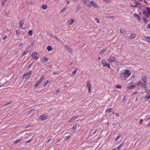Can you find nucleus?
<instances>
[{
    "label": "nucleus",
    "mask_w": 150,
    "mask_h": 150,
    "mask_svg": "<svg viewBox=\"0 0 150 150\" xmlns=\"http://www.w3.org/2000/svg\"><path fill=\"white\" fill-rule=\"evenodd\" d=\"M48 117L47 115L46 114H44L40 116L39 118L42 120H44L47 119Z\"/></svg>",
    "instance_id": "nucleus-1"
},
{
    "label": "nucleus",
    "mask_w": 150,
    "mask_h": 150,
    "mask_svg": "<svg viewBox=\"0 0 150 150\" xmlns=\"http://www.w3.org/2000/svg\"><path fill=\"white\" fill-rule=\"evenodd\" d=\"M32 56L36 60H37L40 56L39 54L36 52H33L32 54Z\"/></svg>",
    "instance_id": "nucleus-2"
},
{
    "label": "nucleus",
    "mask_w": 150,
    "mask_h": 150,
    "mask_svg": "<svg viewBox=\"0 0 150 150\" xmlns=\"http://www.w3.org/2000/svg\"><path fill=\"white\" fill-rule=\"evenodd\" d=\"M124 73L126 75L127 78H128L130 76L131 74V71L127 69L125 70Z\"/></svg>",
    "instance_id": "nucleus-3"
},
{
    "label": "nucleus",
    "mask_w": 150,
    "mask_h": 150,
    "mask_svg": "<svg viewBox=\"0 0 150 150\" xmlns=\"http://www.w3.org/2000/svg\"><path fill=\"white\" fill-rule=\"evenodd\" d=\"M86 86L87 87H88V92L90 93L91 91V85L90 82L89 81H87L86 83Z\"/></svg>",
    "instance_id": "nucleus-4"
},
{
    "label": "nucleus",
    "mask_w": 150,
    "mask_h": 150,
    "mask_svg": "<svg viewBox=\"0 0 150 150\" xmlns=\"http://www.w3.org/2000/svg\"><path fill=\"white\" fill-rule=\"evenodd\" d=\"M126 75L124 73H122L120 75V78L122 79L126 80V79L127 77Z\"/></svg>",
    "instance_id": "nucleus-5"
},
{
    "label": "nucleus",
    "mask_w": 150,
    "mask_h": 150,
    "mask_svg": "<svg viewBox=\"0 0 150 150\" xmlns=\"http://www.w3.org/2000/svg\"><path fill=\"white\" fill-rule=\"evenodd\" d=\"M64 46L65 49L67 50V51H68L70 53H72L73 50L71 48H70L67 45H64Z\"/></svg>",
    "instance_id": "nucleus-6"
},
{
    "label": "nucleus",
    "mask_w": 150,
    "mask_h": 150,
    "mask_svg": "<svg viewBox=\"0 0 150 150\" xmlns=\"http://www.w3.org/2000/svg\"><path fill=\"white\" fill-rule=\"evenodd\" d=\"M108 60L110 62H112L115 61V59L114 57L111 56L109 57V58L108 59Z\"/></svg>",
    "instance_id": "nucleus-7"
},
{
    "label": "nucleus",
    "mask_w": 150,
    "mask_h": 150,
    "mask_svg": "<svg viewBox=\"0 0 150 150\" xmlns=\"http://www.w3.org/2000/svg\"><path fill=\"white\" fill-rule=\"evenodd\" d=\"M90 4L93 7L95 8H97L98 7L97 4L93 1H90Z\"/></svg>",
    "instance_id": "nucleus-8"
},
{
    "label": "nucleus",
    "mask_w": 150,
    "mask_h": 150,
    "mask_svg": "<svg viewBox=\"0 0 150 150\" xmlns=\"http://www.w3.org/2000/svg\"><path fill=\"white\" fill-rule=\"evenodd\" d=\"M74 20L73 18H72L70 20H69L67 21V22H68V24L70 25H71L74 22Z\"/></svg>",
    "instance_id": "nucleus-9"
},
{
    "label": "nucleus",
    "mask_w": 150,
    "mask_h": 150,
    "mask_svg": "<svg viewBox=\"0 0 150 150\" xmlns=\"http://www.w3.org/2000/svg\"><path fill=\"white\" fill-rule=\"evenodd\" d=\"M77 71V68L75 69L72 71L71 76L72 77H73L76 74V73Z\"/></svg>",
    "instance_id": "nucleus-10"
},
{
    "label": "nucleus",
    "mask_w": 150,
    "mask_h": 150,
    "mask_svg": "<svg viewBox=\"0 0 150 150\" xmlns=\"http://www.w3.org/2000/svg\"><path fill=\"white\" fill-rule=\"evenodd\" d=\"M136 86V85L135 84L134 85H131L128 86L126 88V89L127 90L128 89H131L134 88V87Z\"/></svg>",
    "instance_id": "nucleus-11"
},
{
    "label": "nucleus",
    "mask_w": 150,
    "mask_h": 150,
    "mask_svg": "<svg viewBox=\"0 0 150 150\" xmlns=\"http://www.w3.org/2000/svg\"><path fill=\"white\" fill-rule=\"evenodd\" d=\"M24 21L23 20H22L20 22L19 27L23 29V28H22V26L23 25Z\"/></svg>",
    "instance_id": "nucleus-12"
},
{
    "label": "nucleus",
    "mask_w": 150,
    "mask_h": 150,
    "mask_svg": "<svg viewBox=\"0 0 150 150\" xmlns=\"http://www.w3.org/2000/svg\"><path fill=\"white\" fill-rule=\"evenodd\" d=\"M142 81L143 82H146V76L145 75H144L142 77Z\"/></svg>",
    "instance_id": "nucleus-13"
},
{
    "label": "nucleus",
    "mask_w": 150,
    "mask_h": 150,
    "mask_svg": "<svg viewBox=\"0 0 150 150\" xmlns=\"http://www.w3.org/2000/svg\"><path fill=\"white\" fill-rule=\"evenodd\" d=\"M101 63L103 65V67L105 66L107 63L106 61L104 59L101 61Z\"/></svg>",
    "instance_id": "nucleus-14"
},
{
    "label": "nucleus",
    "mask_w": 150,
    "mask_h": 150,
    "mask_svg": "<svg viewBox=\"0 0 150 150\" xmlns=\"http://www.w3.org/2000/svg\"><path fill=\"white\" fill-rule=\"evenodd\" d=\"M120 32L122 34H126V32L125 30L123 28H120Z\"/></svg>",
    "instance_id": "nucleus-15"
},
{
    "label": "nucleus",
    "mask_w": 150,
    "mask_h": 150,
    "mask_svg": "<svg viewBox=\"0 0 150 150\" xmlns=\"http://www.w3.org/2000/svg\"><path fill=\"white\" fill-rule=\"evenodd\" d=\"M78 117H75V116H74L73 117H72L69 120V121L71 122H72V121H74L75 120H76V118H77Z\"/></svg>",
    "instance_id": "nucleus-16"
},
{
    "label": "nucleus",
    "mask_w": 150,
    "mask_h": 150,
    "mask_svg": "<svg viewBox=\"0 0 150 150\" xmlns=\"http://www.w3.org/2000/svg\"><path fill=\"white\" fill-rule=\"evenodd\" d=\"M36 110L35 109H32L31 110H30L28 111L27 112V113L28 114H29L31 112H34Z\"/></svg>",
    "instance_id": "nucleus-17"
},
{
    "label": "nucleus",
    "mask_w": 150,
    "mask_h": 150,
    "mask_svg": "<svg viewBox=\"0 0 150 150\" xmlns=\"http://www.w3.org/2000/svg\"><path fill=\"white\" fill-rule=\"evenodd\" d=\"M21 140H22L21 139H17V140H16V141H14V143L15 144H16L18 143H19L21 141Z\"/></svg>",
    "instance_id": "nucleus-18"
},
{
    "label": "nucleus",
    "mask_w": 150,
    "mask_h": 150,
    "mask_svg": "<svg viewBox=\"0 0 150 150\" xmlns=\"http://www.w3.org/2000/svg\"><path fill=\"white\" fill-rule=\"evenodd\" d=\"M134 17L137 18L139 21H140V18L138 14L135 13L134 14Z\"/></svg>",
    "instance_id": "nucleus-19"
},
{
    "label": "nucleus",
    "mask_w": 150,
    "mask_h": 150,
    "mask_svg": "<svg viewBox=\"0 0 150 150\" xmlns=\"http://www.w3.org/2000/svg\"><path fill=\"white\" fill-rule=\"evenodd\" d=\"M47 34L48 35V37H54V36L53 34L51 33L50 32H47Z\"/></svg>",
    "instance_id": "nucleus-20"
},
{
    "label": "nucleus",
    "mask_w": 150,
    "mask_h": 150,
    "mask_svg": "<svg viewBox=\"0 0 150 150\" xmlns=\"http://www.w3.org/2000/svg\"><path fill=\"white\" fill-rule=\"evenodd\" d=\"M106 50H107L106 48L104 49L103 50L101 51H100V53L101 54H103L105 52Z\"/></svg>",
    "instance_id": "nucleus-21"
},
{
    "label": "nucleus",
    "mask_w": 150,
    "mask_h": 150,
    "mask_svg": "<svg viewBox=\"0 0 150 150\" xmlns=\"http://www.w3.org/2000/svg\"><path fill=\"white\" fill-rule=\"evenodd\" d=\"M143 14L144 15H145L147 17H149L147 13V12H146L145 11H143Z\"/></svg>",
    "instance_id": "nucleus-22"
},
{
    "label": "nucleus",
    "mask_w": 150,
    "mask_h": 150,
    "mask_svg": "<svg viewBox=\"0 0 150 150\" xmlns=\"http://www.w3.org/2000/svg\"><path fill=\"white\" fill-rule=\"evenodd\" d=\"M29 35L30 36H32L33 34V31L31 30H30L28 32Z\"/></svg>",
    "instance_id": "nucleus-23"
},
{
    "label": "nucleus",
    "mask_w": 150,
    "mask_h": 150,
    "mask_svg": "<svg viewBox=\"0 0 150 150\" xmlns=\"http://www.w3.org/2000/svg\"><path fill=\"white\" fill-rule=\"evenodd\" d=\"M52 47L50 45L48 46L47 47V50L49 51H50L52 50Z\"/></svg>",
    "instance_id": "nucleus-24"
},
{
    "label": "nucleus",
    "mask_w": 150,
    "mask_h": 150,
    "mask_svg": "<svg viewBox=\"0 0 150 150\" xmlns=\"http://www.w3.org/2000/svg\"><path fill=\"white\" fill-rule=\"evenodd\" d=\"M48 60V59L46 57H43V61H44V62H46Z\"/></svg>",
    "instance_id": "nucleus-25"
},
{
    "label": "nucleus",
    "mask_w": 150,
    "mask_h": 150,
    "mask_svg": "<svg viewBox=\"0 0 150 150\" xmlns=\"http://www.w3.org/2000/svg\"><path fill=\"white\" fill-rule=\"evenodd\" d=\"M7 0H3V1H2V4H1L2 6H4L5 5V3L7 2Z\"/></svg>",
    "instance_id": "nucleus-26"
},
{
    "label": "nucleus",
    "mask_w": 150,
    "mask_h": 150,
    "mask_svg": "<svg viewBox=\"0 0 150 150\" xmlns=\"http://www.w3.org/2000/svg\"><path fill=\"white\" fill-rule=\"evenodd\" d=\"M147 12L149 14L150 16V8L149 7H147L146 8Z\"/></svg>",
    "instance_id": "nucleus-27"
},
{
    "label": "nucleus",
    "mask_w": 150,
    "mask_h": 150,
    "mask_svg": "<svg viewBox=\"0 0 150 150\" xmlns=\"http://www.w3.org/2000/svg\"><path fill=\"white\" fill-rule=\"evenodd\" d=\"M112 110V109L111 108H110L106 109L105 110V112H107L108 113H110L111 112V111Z\"/></svg>",
    "instance_id": "nucleus-28"
},
{
    "label": "nucleus",
    "mask_w": 150,
    "mask_h": 150,
    "mask_svg": "<svg viewBox=\"0 0 150 150\" xmlns=\"http://www.w3.org/2000/svg\"><path fill=\"white\" fill-rule=\"evenodd\" d=\"M136 35L135 33L132 34L130 35V38H135L136 36Z\"/></svg>",
    "instance_id": "nucleus-29"
},
{
    "label": "nucleus",
    "mask_w": 150,
    "mask_h": 150,
    "mask_svg": "<svg viewBox=\"0 0 150 150\" xmlns=\"http://www.w3.org/2000/svg\"><path fill=\"white\" fill-rule=\"evenodd\" d=\"M121 135L120 134H119L117 137L115 138V141H117L118 139L121 137Z\"/></svg>",
    "instance_id": "nucleus-30"
},
{
    "label": "nucleus",
    "mask_w": 150,
    "mask_h": 150,
    "mask_svg": "<svg viewBox=\"0 0 150 150\" xmlns=\"http://www.w3.org/2000/svg\"><path fill=\"white\" fill-rule=\"evenodd\" d=\"M56 38L58 41H59L62 45H64V43L62 41H61L59 39L57 38Z\"/></svg>",
    "instance_id": "nucleus-31"
},
{
    "label": "nucleus",
    "mask_w": 150,
    "mask_h": 150,
    "mask_svg": "<svg viewBox=\"0 0 150 150\" xmlns=\"http://www.w3.org/2000/svg\"><path fill=\"white\" fill-rule=\"evenodd\" d=\"M123 144H121L117 147V149H120L123 146Z\"/></svg>",
    "instance_id": "nucleus-32"
},
{
    "label": "nucleus",
    "mask_w": 150,
    "mask_h": 150,
    "mask_svg": "<svg viewBox=\"0 0 150 150\" xmlns=\"http://www.w3.org/2000/svg\"><path fill=\"white\" fill-rule=\"evenodd\" d=\"M44 77L43 76H42L40 78L39 81H40V82L41 83V82L43 81L44 79Z\"/></svg>",
    "instance_id": "nucleus-33"
},
{
    "label": "nucleus",
    "mask_w": 150,
    "mask_h": 150,
    "mask_svg": "<svg viewBox=\"0 0 150 150\" xmlns=\"http://www.w3.org/2000/svg\"><path fill=\"white\" fill-rule=\"evenodd\" d=\"M42 8L44 10L46 9L47 8V6L46 5L43 4L42 5Z\"/></svg>",
    "instance_id": "nucleus-34"
},
{
    "label": "nucleus",
    "mask_w": 150,
    "mask_h": 150,
    "mask_svg": "<svg viewBox=\"0 0 150 150\" xmlns=\"http://www.w3.org/2000/svg\"><path fill=\"white\" fill-rule=\"evenodd\" d=\"M49 83V82L47 80V81L45 83H44L43 85V86H46Z\"/></svg>",
    "instance_id": "nucleus-35"
},
{
    "label": "nucleus",
    "mask_w": 150,
    "mask_h": 150,
    "mask_svg": "<svg viewBox=\"0 0 150 150\" xmlns=\"http://www.w3.org/2000/svg\"><path fill=\"white\" fill-rule=\"evenodd\" d=\"M146 82H143V83H142V87H144V88H145L146 87H145V85H146Z\"/></svg>",
    "instance_id": "nucleus-36"
},
{
    "label": "nucleus",
    "mask_w": 150,
    "mask_h": 150,
    "mask_svg": "<svg viewBox=\"0 0 150 150\" xmlns=\"http://www.w3.org/2000/svg\"><path fill=\"white\" fill-rule=\"evenodd\" d=\"M32 71H29L27 73V75L29 76H30L31 74H32Z\"/></svg>",
    "instance_id": "nucleus-37"
},
{
    "label": "nucleus",
    "mask_w": 150,
    "mask_h": 150,
    "mask_svg": "<svg viewBox=\"0 0 150 150\" xmlns=\"http://www.w3.org/2000/svg\"><path fill=\"white\" fill-rule=\"evenodd\" d=\"M41 83L40 82V81H38L36 83V84H35V86H38L39 85L40 83Z\"/></svg>",
    "instance_id": "nucleus-38"
},
{
    "label": "nucleus",
    "mask_w": 150,
    "mask_h": 150,
    "mask_svg": "<svg viewBox=\"0 0 150 150\" xmlns=\"http://www.w3.org/2000/svg\"><path fill=\"white\" fill-rule=\"evenodd\" d=\"M81 8V7L80 6H78L76 9V12H77L79 11L80 9Z\"/></svg>",
    "instance_id": "nucleus-39"
},
{
    "label": "nucleus",
    "mask_w": 150,
    "mask_h": 150,
    "mask_svg": "<svg viewBox=\"0 0 150 150\" xmlns=\"http://www.w3.org/2000/svg\"><path fill=\"white\" fill-rule=\"evenodd\" d=\"M12 103V102L10 101L8 103H7L5 104L4 105V106H7L9 104H11Z\"/></svg>",
    "instance_id": "nucleus-40"
},
{
    "label": "nucleus",
    "mask_w": 150,
    "mask_h": 150,
    "mask_svg": "<svg viewBox=\"0 0 150 150\" xmlns=\"http://www.w3.org/2000/svg\"><path fill=\"white\" fill-rule=\"evenodd\" d=\"M145 98H146V100H147L150 98V94L148 96H145Z\"/></svg>",
    "instance_id": "nucleus-41"
},
{
    "label": "nucleus",
    "mask_w": 150,
    "mask_h": 150,
    "mask_svg": "<svg viewBox=\"0 0 150 150\" xmlns=\"http://www.w3.org/2000/svg\"><path fill=\"white\" fill-rule=\"evenodd\" d=\"M66 9V8L65 7H64L62 8V9L61 11V12H64Z\"/></svg>",
    "instance_id": "nucleus-42"
},
{
    "label": "nucleus",
    "mask_w": 150,
    "mask_h": 150,
    "mask_svg": "<svg viewBox=\"0 0 150 150\" xmlns=\"http://www.w3.org/2000/svg\"><path fill=\"white\" fill-rule=\"evenodd\" d=\"M141 84H142V82L139 81L137 84H135V85H136V86H139Z\"/></svg>",
    "instance_id": "nucleus-43"
},
{
    "label": "nucleus",
    "mask_w": 150,
    "mask_h": 150,
    "mask_svg": "<svg viewBox=\"0 0 150 150\" xmlns=\"http://www.w3.org/2000/svg\"><path fill=\"white\" fill-rule=\"evenodd\" d=\"M106 66H107V67L108 68L110 69H111V68L110 67V65L109 63L107 64L106 63Z\"/></svg>",
    "instance_id": "nucleus-44"
},
{
    "label": "nucleus",
    "mask_w": 150,
    "mask_h": 150,
    "mask_svg": "<svg viewBox=\"0 0 150 150\" xmlns=\"http://www.w3.org/2000/svg\"><path fill=\"white\" fill-rule=\"evenodd\" d=\"M146 93H147V95L150 94V90L146 89L145 91Z\"/></svg>",
    "instance_id": "nucleus-45"
},
{
    "label": "nucleus",
    "mask_w": 150,
    "mask_h": 150,
    "mask_svg": "<svg viewBox=\"0 0 150 150\" xmlns=\"http://www.w3.org/2000/svg\"><path fill=\"white\" fill-rule=\"evenodd\" d=\"M27 52H28L27 51H26V50L25 51L23 52V54H22L23 56H24V55H25L26 54H27Z\"/></svg>",
    "instance_id": "nucleus-46"
},
{
    "label": "nucleus",
    "mask_w": 150,
    "mask_h": 150,
    "mask_svg": "<svg viewBox=\"0 0 150 150\" xmlns=\"http://www.w3.org/2000/svg\"><path fill=\"white\" fill-rule=\"evenodd\" d=\"M71 137V136L70 135H69L66 137V139H69L70 137Z\"/></svg>",
    "instance_id": "nucleus-47"
},
{
    "label": "nucleus",
    "mask_w": 150,
    "mask_h": 150,
    "mask_svg": "<svg viewBox=\"0 0 150 150\" xmlns=\"http://www.w3.org/2000/svg\"><path fill=\"white\" fill-rule=\"evenodd\" d=\"M146 41L150 42V38H145Z\"/></svg>",
    "instance_id": "nucleus-48"
},
{
    "label": "nucleus",
    "mask_w": 150,
    "mask_h": 150,
    "mask_svg": "<svg viewBox=\"0 0 150 150\" xmlns=\"http://www.w3.org/2000/svg\"><path fill=\"white\" fill-rule=\"evenodd\" d=\"M76 128V125H74L72 127V129L75 130Z\"/></svg>",
    "instance_id": "nucleus-49"
},
{
    "label": "nucleus",
    "mask_w": 150,
    "mask_h": 150,
    "mask_svg": "<svg viewBox=\"0 0 150 150\" xmlns=\"http://www.w3.org/2000/svg\"><path fill=\"white\" fill-rule=\"evenodd\" d=\"M60 91V90H57L55 91V94H57Z\"/></svg>",
    "instance_id": "nucleus-50"
},
{
    "label": "nucleus",
    "mask_w": 150,
    "mask_h": 150,
    "mask_svg": "<svg viewBox=\"0 0 150 150\" xmlns=\"http://www.w3.org/2000/svg\"><path fill=\"white\" fill-rule=\"evenodd\" d=\"M30 79V77H28L25 79V81L26 82H27Z\"/></svg>",
    "instance_id": "nucleus-51"
},
{
    "label": "nucleus",
    "mask_w": 150,
    "mask_h": 150,
    "mask_svg": "<svg viewBox=\"0 0 150 150\" xmlns=\"http://www.w3.org/2000/svg\"><path fill=\"white\" fill-rule=\"evenodd\" d=\"M116 87L117 88H121V87L120 86L118 85H116Z\"/></svg>",
    "instance_id": "nucleus-52"
},
{
    "label": "nucleus",
    "mask_w": 150,
    "mask_h": 150,
    "mask_svg": "<svg viewBox=\"0 0 150 150\" xmlns=\"http://www.w3.org/2000/svg\"><path fill=\"white\" fill-rule=\"evenodd\" d=\"M143 120L142 119H140L139 122V124H141L143 122Z\"/></svg>",
    "instance_id": "nucleus-53"
},
{
    "label": "nucleus",
    "mask_w": 150,
    "mask_h": 150,
    "mask_svg": "<svg viewBox=\"0 0 150 150\" xmlns=\"http://www.w3.org/2000/svg\"><path fill=\"white\" fill-rule=\"evenodd\" d=\"M32 141V140L30 139V140H28V141H26V142H25V143H30V142L31 141Z\"/></svg>",
    "instance_id": "nucleus-54"
},
{
    "label": "nucleus",
    "mask_w": 150,
    "mask_h": 150,
    "mask_svg": "<svg viewBox=\"0 0 150 150\" xmlns=\"http://www.w3.org/2000/svg\"><path fill=\"white\" fill-rule=\"evenodd\" d=\"M27 73H25L23 75V78H25L27 76Z\"/></svg>",
    "instance_id": "nucleus-55"
},
{
    "label": "nucleus",
    "mask_w": 150,
    "mask_h": 150,
    "mask_svg": "<svg viewBox=\"0 0 150 150\" xmlns=\"http://www.w3.org/2000/svg\"><path fill=\"white\" fill-rule=\"evenodd\" d=\"M143 20H144V22H145L146 23H147L148 21H147L146 19L145 18H144L143 19Z\"/></svg>",
    "instance_id": "nucleus-56"
},
{
    "label": "nucleus",
    "mask_w": 150,
    "mask_h": 150,
    "mask_svg": "<svg viewBox=\"0 0 150 150\" xmlns=\"http://www.w3.org/2000/svg\"><path fill=\"white\" fill-rule=\"evenodd\" d=\"M34 63V62H32L30 65H29L28 67H30L31 66L33 65V64Z\"/></svg>",
    "instance_id": "nucleus-57"
},
{
    "label": "nucleus",
    "mask_w": 150,
    "mask_h": 150,
    "mask_svg": "<svg viewBox=\"0 0 150 150\" xmlns=\"http://www.w3.org/2000/svg\"><path fill=\"white\" fill-rule=\"evenodd\" d=\"M95 19L96 20V21H97V22L98 23H100L99 22V19L97 18H95Z\"/></svg>",
    "instance_id": "nucleus-58"
},
{
    "label": "nucleus",
    "mask_w": 150,
    "mask_h": 150,
    "mask_svg": "<svg viewBox=\"0 0 150 150\" xmlns=\"http://www.w3.org/2000/svg\"><path fill=\"white\" fill-rule=\"evenodd\" d=\"M21 43H23V44H24L25 43V41L24 40H21Z\"/></svg>",
    "instance_id": "nucleus-59"
},
{
    "label": "nucleus",
    "mask_w": 150,
    "mask_h": 150,
    "mask_svg": "<svg viewBox=\"0 0 150 150\" xmlns=\"http://www.w3.org/2000/svg\"><path fill=\"white\" fill-rule=\"evenodd\" d=\"M147 28H150V23H149L147 26Z\"/></svg>",
    "instance_id": "nucleus-60"
},
{
    "label": "nucleus",
    "mask_w": 150,
    "mask_h": 150,
    "mask_svg": "<svg viewBox=\"0 0 150 150\" xmlns=\"http://www.w3.org/2000/svg\"><path fill=\"white\" fill-rule=\"evenodd\" d=\"M132 7L135 8H136L137 7V3H136L135 4L134 6H132Z\"/></svg>",
    "instance_id": "nucleus-61"
},
{
    "label": "nucleus",
    "mask_w": 150,
    "mask_h": 150,
    "mask_svg": "<svg viewBox=\"0 0 150 150\" xmlns=\"http://www.w3.org/2000/svg\"><path fill=\"white\" fill-rule=\"evenodd\" d=\"M149 119H150V117L147 118H146L145 119V120L146 121H147Z\"/></svg>",
    "instance_id": "nucleus-62"
},
{
    "label": "nucleus",
    "mask_w": 150,
    "mask_h": 150,
    "mask_svg": "<svg viewBox=\"0 0 150 150\" xmlns=\"http://www.w3.org/2000/svg\"><path fill=\"white\" fill-rule=\"evenodd\" d=\"M58 74V72L57 71L54 72L53 73V74Z\"/></svg>",
    "instance_id": "nucleus-63"
},
{
    "label": "nucleus",
    "mask_w": 150,
    "mask_h": 150,
    "mask_svg": "<svg viewBox=\"0 0 150 150\" xmlns=\"http://www.w3.org/2000/svg\"><path fill=\"white\" fill-rule=\"evenodd\" d=\"M115 17V16H109L108 17V18H113Z\"/></svg>",
    "instance_id": "nucleus-64"
}]
</instances>
